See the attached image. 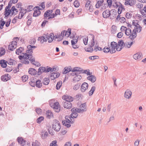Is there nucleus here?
Wrapping results in <instances>:
<instances>
[{"label":"nucleus","mask_w":146,"mask_h":146,"mask_svg":"<svg viewBox=\"0 0 146 146\" xmlns=\"http://www.w3.org/2000/svg\"><path fill=\"white\" fill-rule=\"evenodd\" d=\"M88 40V37L83 39V41L85 45H86L87 44Z\"/></svg>","instance_id":"obj_64"},{"label":"nucleus","mask_w":146,"mask_h":146,"mask_svg":"<svg viewBox=\"0 0 146 146\" xmlns=\"http://www.w3.org/2000/svg\"><path fill=\"white\" fill-rule=\"evenodd\" d=\"M52 128L56 132L59 131L61 128V126L59 122L56 119L53 120L52 124Z\"/></svg>","instance_id":"obj_1"},{"label":"nucleus","mask_w":146,"mask_h":146,"mask_svg":"<svg viewBox=\"0 0 146 146\" xmlns=\"http://www.w3.org/2000/svg\"><path fill=\"white\" fill-rule=\"evenodd\" d=\"M72 109H73L74 111H75V112L77 113H81V111H82V112L83 111V112L86 111L87 110H86V109L81 110V109H80V108H72Z\"/></svg>","instance_id":"obj_30"},{"label":"nucleus","mask_w":146,"mask_h":146,"mask_svg":"<svg viewBox=\"0 0 146 146\" xmlns=\"http://www.w3.org/2000/svg\"><path fill=\"white\" fill-rule=\"evenodd\" d=\"M32 22V18H29L27 22V25L29 26Z\"/></svg>","instance_id":"obj_63"},{"label":"nucleus","mask_w":146,"mask_h":146,"mask_svg":"<svg viewBox=\"0 0 146 146\" xmlns=\"http://www.w3.org/2000/svg\"><path fill=\"white\" fill-rule=\"evenodd\" d=\"M7 61L4 59H1L0 60V64L2 68H6L7 66Z\"/></svg>","instance_id":"obj_20"},{"label":"nucleus","mask_w":146,"mask_h":146,"mask_svg":"<svg viewBox=\"0 0 146 146\" xmlns=\"http://www.w3.org/2000/svg\"><path fill=\"white\" fill-rule=\"evenodd\" d=\"M88 83L84 82L83 83L81 86V91L82 92H84L86 90L88 89Z\"/></svg>","instance_id":"obj_13"},{"label":"nucleus","mask_w":146,"mask_h":146,"mask_svg":"<svg viewBox=\"0 0 146 146\" xmlns=\"http://www.w3.org/2000/svg\"><path fill=\"white\" fill-rule=\"evenodd\" d=\"M35 80H36V78H32L31 81L29 83L30 85L33 87H35Z\"/></svg>","instance_id":"obj_28"},{"label":"nucleus","mask_w":146,"mask_h":146,"mask_svg":"<svg viewBox=\"0 0 146 146\" xmlns=\"http://www.w3.org/2000/svg\"><path fill=\"white\" fill-rule=\"evenodd\" d=\"M27 13V11H25V12H23L22 11L20 12V13H21L20 16H18V19H21Z\"/></svg>","instance_id":"obj_51"},{"label":"nucleus","mask_w":146,"mask_h":146,"mask_svg":"<svg viewBox=\"0 0 146 146\" xmlns=\"http://www.w3.org/2000/svg\"><path fill=\"white\" fill-rule=\"evenodd\" d=\"M96 89V87L95 86H93L91 88L90 91L89 92V94L90 96H92Z\"/></svg>","instance_id":"obj_36"},{"label":"nucleus","mask_w":146,"mask_h":146,"mask_svg":"<svg viewBox=\"0 0 146 146\" xmlns=\"http://www.w3.org/2000/svg\"><path fill=\"white\" fill-rule=\"evenodd\" d=\"M72 104L70 101L65 102L64 103L63 106L64 108H66L67 109H71L72 106Z\"/></svg>","instance_id":"obj_18"},{"label":"nucleus","mask_w":146,"mask_h":146,"mask_svg":"<svg viewBox=\"0 0 146 146\" xmlns=\"http://www.w3.org/2000/svg\"><path fill=\"white\" fill-rule=\"evenodd\" d=\"M99 57L98 56H90L89 57V59L92 60H94L96 59H98Z\"/></svg>","instance_id":"obj_49"},{"label":"nucleus","mask_w":146,"mask_h":146,"mask_svg":"<svg viewBox=\"0 0 146 146\" xmlns=\"http://www.w3.org/2000/svg\"><path fill=\"white\" fill-rule=\"evenodd\" d=\"M132 95V92L129 90H127L124 93V96L128 99H130Z\"/></svg>","instance_id":"obj_19"},{"label":"nucleus","mask_w":146,"mask_h":146,"mask_svg":"<svg viewBox=\"0 0 146 146\" xmlns=\"http://www.w3.org/2000/svg\"><path fill=\"white\" fill-rule=\"evenodd\" d=\"M0 29H2L6 23V22L3 20V19H2L1 20H0Z\"/></svg>","instance_id":"obj_40"},{"label":"nucleus","mask_w":146,"mask_h":146,"mask_svg":"<svg viewBox=\"0 0 146 146\" xmlns=\"http://www.w3.org/2000/svg\"><path fill=\"white\" fill-rule=\"evenodd\" d=\"M85 50L86 51L90 52H92L94 50L93 48L90 47L88 48H85Z\"/></svg>","instance_id":"obj_44"},{"label":"nucleus","mask_w":146,"mask_h":146,"mask_svg":"<svg viewBox=\"0 0 146 146\" xmlns=\"http://www.w3.org/2000/svg\"><path fill=\"white\" fill-rule=\"evenodd\" d=\"M111 15L110 11L108 9H106L102 13L103 17L105 18H107L110 17Z\"/></svg>","instance_id":"obj_7"},{"label":"nucleus","mask_w":146,"mask_h":146,"mask_svg":"<svg viewBox=\"0 0 146 146\" xmlns=\"http://www.w3.org/2000/svg\"><path fill=\"white\" fill-rule=\"evenodd\" d=\"M79 36H78L77 39H74L71 40V44L72 46H74L77 42Z\"/></svg>","instance_id":"obj_41"},{"label":"nucleus","mask_w":146,"mask_h":146,"mask_svg":"<svg viewBox=\"0 0 146 146\" xmlns=\"http://www.w3.org/2000/svg\"><path fill=\"white\" fill-rule=\"evenodd\" d=\"M46 38H47L48 40V42L49 43H51L53 40L54 38V33H52L50 34L49 35L47 33V35L46 36Z\"/></svg>","instance_id":"obj_10"},{"label":"nucleus","mask_w":146,"mask_h":146,"mask_svg":"<svg viewBox=\"0 0 146 146\" xmlns=\"http://www.w3.org/2000/svg\"><path fill=\"white\" fill-rule=\"evenodd\" d=\"M36 112L38 114H41L42 110L40 108H38L36 109Z\"/></svg>","instance_id":"obj_54"},{"label":"nucleus","mask_w":146,"mask_h":146,"mask_svg":"<svg viewBox=\"0 0 146 146\" xmlns=\"http://www.w3.org/2000/svg\"><path fill=\"white\" fill-rule=\"evenodd\" d=\"M132 15L131 13L127 12L126 13L125 16L127 19H129L131 17Z\"/></svg>","instance_id":"obj_55"},{"label":"nucleus","mask_w":146,"mask_h":146,"mask_svg":"<svg viewBox=\"0 0 146 146\" xmlns=\"http://www.w3.org/2000/svg\"><path fill=\"white\" fill-rule=\"evenodd\" d=\"M7 61L8 62L7 64L11 65H12L13 64H15V63H17V62L15 61L14 60L11 58H10Z\"/></svg>","instance_id":"obj_32"},{"label":"nucleus","mask_w":146,"mask_h":146,"mask_svg":"<svg viewBox=\"0 0 146 146\" xmlns=\"http://www.w3.org/2000/svg\"><path fill=\"white\" fill-rule=\"evenodd\" d=\"M46 117L47 118L50 119L51 117V116L53 117V114L51 110H48L46 111L45 113Z\"/></svg>","instance_id":"obj_26"},{"label":"nucleus","mask_w":146,"mask_h":146,"mask_svg":"<svg viewBox=\"0 0 146 146\" xmlns=\"http://www.w3.org/2000/svg\"><path fill=\"white\" fill-rule=\"evenodd\" d=\"M27 12H29L33 9H34V8H33V5H29L27 7Z\"/></svg>","instance_id":"obj_48"},{"label":"nucleus","mask_w":146,"mask_h":146,"mask_svg":"<svg viewBox=\"0 0 146 146\" xmlns=\"http://www.w3.org/2000/svg\"><path fill=\"white\" fill-rule=\"evenodd\" d=\"M132 32V34L131 33V35L128 37V38H130L131 40H134L136 38L137 36L136 32H138V30H136L135 28L133 30Z\"/></svg>","instance_id":"obj_14"},{"label":"nucleus","mask_w":146,"mask_h":146,"mask_svg":"<svg viewBox=\"0 0 146 146\" xmlns=\"http://www.w3.org/2000/svg\"><path fill=\"white\" fill-rule=\"evenodd\" d=\"M117 43V46H123L124 44V42L123 40H120L118 41Z\"/></svg>","instance_id":"obj_47"},{"label":"nucleus","mask_w":146,"mask_h":146,"mask_svg":"<svg viewBox=\"0 0 146 146\" xmlns=\"http://www.w3.org/2000/svg\"><path fill=\"white\" fill-rule=\"evenodd\" d=\"M49 104L50 106L54 110L55 112L58 113L60 111V106L58 102L54 103L50 102Z\"/></svg>","instance_id":"obj_2"},{"label":"nucleus","mask_w":146,"mask_h":146,"mask_svg":"<svg viewBox=\"0 0 146 146\" xmlns=\"http://www.w3.org/2000/svg\"><path fill=\"white\" fill-rule=\"evenodd\" d=\"M50 146H58L57 144L56 140L53 141L50 144Z\"/></svg>","instance_id":"obj_59"},{"label":"nucleus","mask_w":146,"mask_h":146,"mask_svg":"<svg viewBox=\"0 0 146 146\" xmlns=\"http://www.w3.org/2000/svg\"><path fill=\"white\" fill-rule=\"evenodd\" d=\"M91 35L92 37V39L91 40V44H89V47H91L92 48L93 46L95 45V41H94V39H95V36H94L92 34H90Z\"/></svg>","instance_id":"obj_29"},{"label":"nucleus","mask_w":146,"mask_h":146,"mask_svg":"<svg viewBox=\"0 0 146 146\" xmlns=\"http://www.w3.org/2000/svg\"><path fill=\"white\" fill-rule=\"evenodd\" d=\"M135 0H129L128 1H126L124 4L126 5H129L130 6H133L135 4Z\"/></svg>","instance_id":"obj_15"},{"label":"nucleus","mask_w":146,"mask_h":146,"mask_svg":"<svg viewBox=\"0 0 146 146\" xmlns=\"http://www.w3.org/2000/svg\"><path fill=\"white\" fill-rule=\"evenodd\" d=\"M71 33V29L70 28H68L67 31L65 30V36H66V37H68L70 35Z\"/></svg>","instance_id":"obj_34"},{"label":"nucleus","mask_w":146,"mask_h":146,"mask_svg":"<svg viewBox=\"0 0 146 146\" xmlns=\"http://www.w3.org/2000/svg\"><path fill=\"white\" fill-rule=\"evenodd\" d=\"M80 87V84L78 83L77 84L74 86L73 89L74 90H77Z\"/></svg>","instance_id":"obj_53"},{"label":"nucleus","mask_w":146,"mask_h":146,"mask_svg":"<svg viewBox=\"0 0 146 146\" xmlns=\"http://www.w3.org/2000/svg\"><path fill=\"white\" fill-rule=\"evenodd\" d=\"M87 79L90 81L92 83H94L96 80V77L94 75H91L88 76Z\"/></svg>","instance_id":"obj_23"},{"label":"nucleus","mask_w":146,"mask_h":146,"mask_svg":"<svg viewBox=\"0 0 146 146\" xmlns=\"http://www.w3.org/2000/svg\"><path fill=\"white\" fill-rule=\"evenodd\" d=\"M83 71L82 68L78 67H75L72 70V72H76V75H79V74L82 73V71Z\"/></svg>","instance_id":"obj_5"},{"label":"nucleus","mask_w":146,"mask_h":146,"mask_svg":"<svg viewBox=\"0 0 146 146\" xmlns=\"http://www.w3.org/2000/svg\"><path fill=\"white\" fill-rule=\"evenodd\" d=\"M102 50L105 53H108L110 52L111 54L113 53L110 52L111 50V49H110V47H108L107 46H105Z\"/></svg>","instance_id":"obj_27"},{"label":"nucleus","mask_w":146,"mask_h":146,"mask_svg":"<svg viewBox=\"0 0 146 146\" xmlns=\"http://www.w3.org/2000/svg\"><path fill=\"white\" fill-rule=\"evenodd\" d=\"M44 118L43 116H40L37 119L36 122L37 123H40L41 121L44 120Z\"/></svg>","instance_id":"obj_43"},{"label":"nucleus","mask_w":146,"mask_h":146,"mask_svg":"<svg viewBox=\"0 0 146 146\" xmlns=\"http://www.w3.org/2000/svg\"><path fill=\"white\" fill-rule=\"evenodd\" d=\"M38 11L36 10H34V12L33 14V16L34 17H37L40 15V13H38Z\"/></svg>","instance_id":"obj_52"},{"label":"nucleus","mask_w":146,"mask_h":146,"mask_svg":"<svg viewBox=\"0 0 146 146\" xmlns=\"http://www.w3.org/2000/svg\"><path fill=\"white\" fill-rule=\"evenodd\" d=\"M62 99L65 100V102L70 101V102H72L74 100V98L72 96L66 95L63 96L62 97Z\"/></svg>","instance_id":"obj_9"},{"label":"nucleus","mask_w":146,"mask_h":146,"mask_svg":"<svg viewBox=\"0 0 146 146\" xmlns=\"http://www.w3.org/2000/svg\"><path fill=\"white\" fill-rule=\"evenodd\" d=\"M110 11H111V14L110 16V19H113L115 18L117 15V11L115 9H112Z\"/></svg>","instance_id":"obj_16"},{"label":"nucleus","mask_w":146,"mask_h":146,"mask_svg":"<svg viewBox=\"0 0 146 146\" xmlns=\"http://www.w3.org/2000/svg\"><path fill=\"white\" fill-rule=\"evenodd\" d=\"M31 46V45H28L27 46V48L28 49H29V51L30 52V53L32 54L33 53V49L31 46Z\"/></svg>","instance_id":"obj_61"},{"label":"nucleus","mask_w":146,"mask_h":146,"mask_svg":"<svg viewBox=\"0 0 146 146\" xmlns=\"http://www.w3.org/2000/svg\"><path fill=\"white\" fill-rule=\"evenodd\" d=\"M120 30L121 31H125V33L126 36H128L131 35V30L129 28H127V27L123 26H122L120 28Z\"/></svg>","instance_id":"obj_3"},{"label":"nucleus","mask_w":146,"mask_h":146,"mask_svg":"<svg viewBox=\"0 0 146 146\" xmlns=\"http://www.w3.org/2000/svg\"><path fill=\"white\" fill-rule=\"evenodd\" d=\"M107 4H108V6L110 8L111 6L112 3V0H107Z\"/></svg>","instance_id":"obj_56"},{"label":"nucleus","mask_w":146,"mask_h":146,"mask_svg":"<svg viewBox=\"0 0 146 146\" xmlns=\"http://www.w3.org/2000/svg\"><path fill=\"white\" fill-rule=\"evenodd\" d=\"M80 3L77 0H75L74 3V6L75 7H78L80 6Z\"/></svg>","instance_id":"obj_50"},{"label":"nucleus","mask_w":146,"mask_h":146,"mask_svg":"<svg viewBox=\"0 0 146 146\" xmlns=\"http://www.w3.org/2000/svg\"><path fill=\"white\" fill-rule=\"evenodd\" d=\"M18 0H10L8 3V5L7 6L5 9H9L11 7L12 3L15 4L17 3Z\"/></svg>","instance_id":"obj_21"},{"label":"nucleus","mask_w":146,"mask_h":146,"mask_svg":"<svg viewBox=\"0 0 146 146\" xmlns=\"http://www.w3.org/2000/svg\"><path fill=\"white\" fill-rule=\"evenodd\" d=\"M11 78V76L9 74H5L1 76V79L2 81L5 82L9 80Z\"/></svg>","instance_id":"obj_6"},{"label":"nucleus","mask_w":146,"mask_h":146,"mask_svg":"<svg viewBox=\"0 0 146 146\" xmlns=\"http://www.w3.org/2000/svg\"><path fill=\"white\" fill-rule=\"evenodd\" d=\"M13 68L12 66H7V68H6L5 69V71L6 72H10L11 71L13 70Z\"/></svg>","instance_id":"obj_46"},{"label":"nucleus","mask_w":146,"mask_h":146,"mask_svg":"<svg viewBox=\"0 0 146 146\" xmlns=\"http://www.w3.org/2000/svg\"><path fill=\"white\" fill-rule=\"evenodd\" d=\"M48 38H46V36H40L38 37V40L40 41L41 43H42L44 42H46L48 40Z\"/></svg>","instance_id":"obj_24"},{"label":"nucleus","mask_w":146,"mask_h":146,"mask_svg":"<svg viewBox=\"0 0 146 146\" xmlns=\"http://www.w3.org/2000/svg\"><path fill=\"white\" fill-rule=\"evenodd\" d=\"M133 56V58L135 60H139L143 58V55L141 53L138 52L134 54Z\"/></svg>","instance_id":"obj_8"},{"label":"nucleus","mask_w":146,"mask_h":146,"mask_svg":"<svg viewBox=\"0 0 146 146\" xmlns=\"http://www.w3.org/2000/svg\"><path fill=\"white\" fill-rule=\"evenodd\" d=\"M62 85V82L59 81L58 82L56 85V90H59L61 87Z\"/></svg>","instance_id":"obj_42"},{"label":"nucleus","mask_w":146,"mask_h":146,"mask_svg":"<svg viewBox=\"0 0 146 146\" xmlns=\"http://www.w3.org/2000/svg\"><path fill=\"white\" fill-rule=\"evenodd\" d=\"M49 80L48 78H45L42 81V83L43 84L45 85H47L49 84Z\"/></svg>","instance_id":"obj_38"},{"label":"nucleus","mask_w":146,"mask_h":146,"mask_svg":"<svg viewBox=\"0 0 146 146\" xmlns=\"http://www.w3.org/2000/svg\"><path fill=\"white\" fill-rule=\"evenodd\" d=\"M5 53V49L3 48H0V56H1L4 55Z\"/></svg>","instance_id":"obj_39"},{"label":"nucleus","mask_w":146,"mask_h":146,"mask_svg":"<svg viewBox=\"0 0 146 146\" xmlns=\"http://www.w3.org/2000/svg\"><path fill=\"white\" fill-rule=\"evenodd\" d=\"M66 119V120H64L62 121V123L63 125L66 126L67 127H70L71 125L69 124L70 120L69 119Z\"/></svg>","instance_id":"obj_17"},{"label":"nucleus","mask_w":146,"mask_h":146,"mask_svg":"<svg viewBox=\"0 0 146 146\" xmlns=\"http://www.w3.org/2000/svg\"><path fill=\"white\" fill-rule=\"evenodd\" d=\"M51 14L49 13V10H47L44 13V19H47V18L48 17H49L51 15Z\"/></svg>","instance_id":"obj_35"},{"label":"nucleus","mask_w":146,"mask_h":146,"mask_svg":"<svg viewBox=\"0 0 146 146\" xmlns=\"http://www.w3.org/2000/svg\"><path fill=\"white\" fill-rule=\"evenodd\" d=\"M22 54H23L24 56V59L26 60L29 59V54L25 53H22Z\"/></svg>","instance_id":"obj_57"},{"label":"nucleus","mask_w":146,"mask_h":146,"mask_svg":"<svg viewBox=\"0 0 146 146\" xmlns=\"http://www.w3.org/2000/svg\"><path fill=\"white\" fill-rule=\"evenodd\" d=\"M48 135V133L47 131H46L45 132H44V131H42L41 132V136L42 139H44L46 138Z\"/></svg>","instance_id":"obj_33"},{"label":"nucleus","mask_w":146,"mask_h":146,"mask_svg":"<svg viewBox=\"0 0 146 146\" xmlns=\"http://www.w3.org/2000/svg\"><path fill=\"white\" fill-rule=\"evenodd\" d=\"M15 46L14 45L12 44V43L10 42L8 46V49L12 51L14 49L16 48V47L15 46Z\"/></svg>","instance_id":"obj_37"},{"label":"nucleus","mask_w":146,"mask_h":146,"mask_svg":"<svg viewBox=\"0 0 146 146\" xmlns=\"http://www.w3.org/2000/svg\"><path fill=\"white\" fill-rule=\"evenodd\" d=\"M63 72H62L63 74H66L69 72L68 70V68L67 67H65L63 69Z\"/></svg>","instance_id":"obj_60"},{"label":"nucleus","mask_w":146,"mask_h":146,"mask_svg":"<svg viewBox=\"0 0 146 146\" xmlns=\"http://www.w3.org/2000/svg\"><path fill=\"white\" fill-rule=\"evenodd\" d=\"M123 33L121 32H120L118 33L117 35V36L119 38H121L123 36Z\"/></svg>","instance_id":"obj_62"},{"label":"nucleus","mask_w":146,"mask_h":146,"mask_svg":"<svg viewBox=\"0 0 146 146\" xmlns=\"http://www.w3.org/2000/svg\"><path fill=\"white\" fill-rule=\"evenodd\" d=\"M21 47H20L16 49V54L18 55L19 54V53H21L22 52V50H21L20 48H21Z\"/></svg>","instance_id":"obj_58"},{"label":"nucleus","mask_w":146,"mask_h":146,"mask_svg":"<svg viewBox=\"0 0 146 146\" xmlns=\"http://www.w3.org/2000/svg\"><path fill=\"white\" fill-rule=\"evenodd\" d=\"M110 47L111 48V50L110 52L115 53L116 52L115 49L117 47V43L113 41L111 42Z\"/></svg>","instance_id":"obj_4"},{"label":"nucleus","mask_w":146,"mask_h":146,"mask_svg":"<svg viewBox=\"0 0 146 146\" xmlns=\"http://www.w3.org/2000/svg\"><path fill=\"white\" fill-rule=\"evenodd\" d=\"M46 68L44 66L40 67L38 69L37 75L40 76L43 72L46 73Z\"/></svg>","instance_id":"obj_12"},{"label":"nucleus","mask_w":146,"mask_h":146,"mask_svg":"<svg viewBox=\"0 0 146 146\" xmlns=\"http://www.w3.org/2000/svg\"><path fill=\"white\" fill-rule=\"evenodd\" d=\"M28 72L29 74L31 75H37L38 71L35 69L31 68H29Z\"/></svg>","instance_id":"obj_22"},{"label":"nucleus","mask_w":146,"mask_h":146,"mask_svg":"<svg viewBox=\"0 0 146 146\" xmlns=\"http://www.w3.org/2000/svg\"><path fill=\"white\" fill-rule=\"evenodd\" d=\"M28 76L27 75H25L21 77L22 81L23 82H26L27 80Z\"/></svg>","instance_id":"obj_45"},{"label":"nucleus","mask_w":146,"mask_h":146,"mask_svg":"<svg viewBox=\"0 0 146 146\" xmlns=\"http://www.w3.org/2000/svg\"><path fill=\"white\" fill-rule=\"evenodd\" d=\"M17 140L19 143H21L22 146H25L26 141L22 137H18L17 139Z\"/></svg>","instance_id":"obj_11"},{"label":"nucleus","mask_w":146,"mask_h":146,"mask_svg":"<svg viewBox=\"0 0 146 146\" xmlns=\"http://www.w3.org/2000/svg\"><path fill=\"white\" fill-rule=\"evenodd\" d=\"M35 85L36 87L38 88L41 87L42 86V84L41 81L39 79L36 80H36H35Z\"/></svg>","instance_id":"obj_25"},{"label":"nucleus","mask_w":146,"mask_h":146,"mask_svg":"<svg viewBox=\"0 0 146 146\" xmlns=\"http://www.w3.org/2000/svg\"><path fill=\"white\" fill-rule=\"evenodd\" d=\"M82 77L80 75H76L73 78V80L75 82H78L82 78Z\"/></svg>","instance_id":"obj_31"}]
</instances>
